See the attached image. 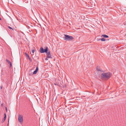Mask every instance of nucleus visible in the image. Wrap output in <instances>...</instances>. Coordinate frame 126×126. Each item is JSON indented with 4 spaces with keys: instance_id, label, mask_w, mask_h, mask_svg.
<instances>
[{
    "instance_id": "nucleus-20",
    "label": "nucleus",
    "mask_w": 126,
    "mask_h": 126,
    "mask_svg": "<svg viewBox=\"0 0 126 126\" xmlns=\"http://www.w3.org/2000/svg\"><path fill=\"white\" fill-rule=\"evenodd\" d=\"M106 11L105 10H104L103 11V13H105V12Z\"/></svg>"
},
{
    "instance_id": "nucleus-8",
    "label": "nucleus",
    "mask_w": 126,
    "mask_h": 126,
    "mask_svg": "<svg viewBox=\"0 0 126 126\" xmlns=\"http://www.w3.org/2000/svg\"><path fill=\"white\" fill-rule=\"evenodd\" d=\"M33 73H32L31 72V70L28 73V75L29 76H32L33 75Z\"/></svg>"
},
{
    "instance_id": "nucleus-15",
    "label": "nucleus",
    "mask_w": 126,
    "mask_h": 126,
    "mask_svg": "<svg viewBox=\"0 0 126 126\" xmlns=\"http://www.w3.org/2000/svg\"><path fill=\"white\" fill-rule=\"evenodd\" d=\"M8 27L10 29H12V30H13V28H11V27H10L9 26H8Z\"/></svg>"
},
{
    "instance_id": "nucleus-4",
    "label": "nucleus",
    "mask_w": 126,
    "mask_h": 126,
    "mask_svg": "<svg viewBox=\"0 0 126 126\" xmlns=\"http://www.w3.org/2000/svg\"><path fill=\"white\" fill-rule=\"evenodd\" d=\"M18 120L19 122L21 123L23 121V116L19 114L18 115Z\"/></svg>"
},
{
    "instance_id": "nucleus-7",
    "label": "nucleus",
    "mask_w": 126,
    "mask_h": 126,
    "mask_svg": "<svg viewBox=\"0 0 126 126\" xmlns=\"http://www.w3.org/2000/svg\"><path fill=\"white\" fill-rule=\"evenodd\" d=\"M6 61L8 63L10 64V67H11L12 66V64L7 59L6 60Z\"/></svg>"
},
{
    "instance_id": "nucleus-22",
    "label": "nucleus",
    "mask_w": 126,
    "mask_h": 126,
    "mask_svg": "<svg viewBox=\"0 0 126 126\" xmlns=\"http://www.w3.org/2000/svg\"><path fill=\"white\" fill-rule=\"evenodd\" d=\"M5 109H6V110L7 111V108L6 107H5Z\"/></svg>"
},
{
    "instance_id": "nucleus-21",
    "label": "nucleus",
    "mask_w": 126,
    "mask_h": 126,
    "mask_svg": "<svg viewBox=\"0 0 126 126\" xmlns=\"http://www.w3.org/2000/svg\"><path fill=\"white\" fill-rule=\"evenodd\" d=\"M96 75L97 76H98V77H99L100 76V75H97V74H96Z\"/></svg>"
},
{
    "instance_id": "nucleus-17",
    "label": "nucleus",
    "mask_w": 126,
    "mask_h": 126,
    "mask_svg": "<svg viewBox=\"0 0 126 126\" xmlns=\"http://www.w3.org/2000/svg\"><path fill=\"white\" fill-rule=\"evenodd\" d=\"M28 59H29V60H31V58L29 56H28Z\"/></svg>"
},
{
    "instance_id": "nucleus-16",
    "label": "nucleus",
    "mask_w": 126,
    "mask_h": 126,
    "mask_svg": "<svg viewBox=\"0 0 126 126\" xmlns=\"http://www.w3.org/2000/svg\"><path fill=\"white\" fill-rule=\"evenodd\" d=\"M36 99L37 100V102H38V99H40V98L39 97H38L37 98H36Z\"/></svg>"
},
{
    "instance_id": "nucleus-26",
    "label": "nucleus",
    "mask_w": 126,
    "mask_h": 126,
    "mask_svg": "<svg viewBox=\"0 0 126 126\" xmlns=\"http://www.w3.org/2000/svg\"><path fill=\"white\" fill-rule=\"evenodd\" d=\"M54 84L55 85H56V84Z\"/></svg>"
},
{
    "instance_id": "nucleus-2",
    "label": "nucleus",
    "mask_w": 126,
    "mask_h": 126,
    "mask_svg": "<svg viewBox=\"0 0 126 126\" xmlns=\"http://www.w3.org/2000/svg\"><path fill=\"white\" fill-rule=\"evenodd\" d=\"M64 37H63V39L66 41H71L74 38L72 36L66 34L64 35Z\"/></svg>"
},
{
    "instance_id": "nucleus-27",
    "label": "nucleus",
    "mask_w": 126,
    "mask_h": 126,
    "mask_svg": "<svg viewBox=\"0 0 126 126\" xmlns=\"http://www.w3.org/2000/svg\"><path fill=\"white\" fill-rule=\"evenodd\" d=\"M0 20H1V18H0Z\"/></svg>"
},
{
    "instance_id": "nucleus-9",
    "label": "nucleus",
    "mask_w": 126,
    "mask_h": 126,
    "mask_svg": "<svg viewBox=\"0 0 126 126\" xmlns=\"http://www.w3.org/2000/svg\"><path fill=\"white\" fill-rule=\"evenodd\" d=\"M102 36L103 37L105 38H107L108 37V36L105 34L102 35Z\"/></svg>"
},
{
    "instance_id": "nucleus-3",
    "label": "nucleus",
    "mask_w": 126,
    "mask_h": 126,
    "mask_svg": "<svg viewBox=\"0 0 126 126\" xmlns=\"http://www.w3.org/2000/svg\"><path fill=\"white\" fill-rule=\"evenodd\" d=\"M48 51V47H46L45 49H44L43 47H41L40 48V51L41 53L47 52Z\"/></svg>"
},
{
    "instance_id": "nucleus-14",
    "label": "nucleus",
    "mask_w": 126,
    "mask_h": 126,
    "mask_svg": "<svg viewBox=\"0 0 126 126\" xmlns=\"http://www.w3.org/2000/svg\"><path fill=\"white\" fill-rule=\"evenodd\" d=\"M101 40L102 41H105V40H106L104 38H102L101 39Z\"/></svg>"
},
{
    "instance_id": "nucleus-24",
    "label": "nucleus",
    "mask_w": 126,
    "mask_h": 126,
    "mask_svg": "<svg viewBox=\"0 0 126 126\" xmlns=\"http://www.w3.org/2000/svg\"><path fill=\"white\" fill-rule=\"evenodd\" d=\"M30 60L31 61V62L32 61V60H31H31Z\"/></svg>"
},
{
    "instance_id": "nucleus-5",
    "label": "nucleus",
    "mask_w": 126,
    "mask_h": 126,
    "mask_svg": "<svg viewBox=\"0 0 126 126\" xmlns=\"http://www.w3.org/2000/svg\"><path fill=\"white\" fill-rule=\"evenodd\" d=\"M48 58L51 59L52 58V57L51 56V54L47 55L46 58L45 59V60L46 61H47L48 60Z\"/></svg>"
},
{
    "instance_id": "nucleus-11",
    "label": "nucleus",
    "mask_w": 126,
    "mask_h": 126,
    "mask_svg": "<svg viewBox=\"0 0 126 126\" xmlns=\"http://www.w3.org/2000/svg\"><path fill=\"white\" fill-rule=\"evenodd\" d=\"M46 53L47 55H49L50 54V51H47V52H46Z\"/></svg>"
},
{
    "instance_id": "nucleus-12",
    "label": "nucleus",
    "mask_w": 126,
    "mask_h": 126,
    "mask_svg": "<svg viewBox=\"0 0 126 126\" xmlns=\"http://www.w3.org/2000/svg\"><path fill=\"white\" fill-rule=\"evenodd\" d=\"M35 51V50L34 49H33L32 50V55H33Z\"/></svg>"
},
{
    "instance_id": "nucleus-10",
    "label": "nucleus",
    "mask_w": 126,
    "mask_h": 126,
    "mask_svg": "<svg viewBox=\"0 0 126 126\" xmlns=\"http://www.w3.org/2000/svg\"><path fill=\"white\" fill-rule=\"evenodd\" d=\"M97 69L98 71L103 72V71L100 69L99 67H97Z\"/></svg>"
},
{
    "instance_id": "nucleus-19",
    "label": "nucleus",
    "mask_w": 126,
    "mask_h": 126,
    "mask_svg": "<svg viewBox=\"0 0 126 126\" xmlns=\"http://www.w3.org/2000/svg\"><path fill=\"white\" fill-rule=\"evenodd\" d=\"M4 117H5V118H6V114L5 113H4Z\"/></svg>"
},
{
    "instance_id": "nucleus-23",
    "label": "nucleus",
    "mask_w": 126,
    "mask_h": 126,
    "mask_svg": "<svg viewBox=\"0 0 126 126\" xmlns=\"http://www.w3.org/2000/svg\"><path fill=\"white\" fill-rule=\"evenodd\" d=\"M1 106L2 107V106H3V104H1Z\"/></svg>"
},
{
    "instance_id": "nucleus-13",
    "label": "nucleus",
    "mask_w": 126,
    "mask_h": 126,
    "mask_svg": "<svg viewBox=\"0 0 126 126\" xmlns=\"http://www.w3.org/2000/svg\"><path fill=\"white\" fill-rule=\"evenodd\" d=\"M6 118H5V117H4L3 119L2 120V122H4V121H5V120H6Z\"/></svg>"
},
{
    "instance_id": "nucleus-18",
    "label": "nucleus",
    "mask_w": 126,
    "mask_h": 126,
    "mask_svg": "<svg viewBox=\"0 0 126 126\" xmlns=\"http://www.w3.org/2000/svg\"><path fill=\"white\" fill-rule=\"evenodd\" d=\"M25 54L26 56H27V57H28V56H29L27 53H26Z\"/></svg>"
},
{
    "instance_id": "nucleus-25",
    "label": "nucleus",
    "mask_w": 126,
    "mask_h": 126,
    "mask_svg": "<svg viewBox=\"0 0 126 126\" xmlns=\"http://www.w3.org/2000/svg\"><path fill=\"white\" fill-rule=\"evenodd\" d=\"M1 89H2V86H1Z\"/></svg>"
},
{
    "instance_id": "nucleus-1",
    "label": "nucleus",
    "mask_w": 126,
    "mask_h": 126,
    "mask_svg": "<svg viewBox=\"0 0 126 126\" xmlns=\"http://www.w3.org/2000/svg\"><path fill=\"white\" fill-rule=\"evenodd\" d=\"M111 75L112 74L110 72L104 73L102 74L101 77L103 79L107 80L111 77Z\"/></svg>"
},
{
    "instance_id": "nucleus-6",
    "label": "nucleus",
    "mask_w": 126,
    "mask_h": 126,
    "mask_svg": "<svg viewBox=\"0 0 126 126\" xmlns=\"http://www.w3.org/2000/svg\"><path fill=\"white\" fill-rule=\"evenodd\" d=\"M38 69L37 66L36 67V68L35 70L33 72V74H36L38 72Z\"/></svg>"
}]
</instances>
